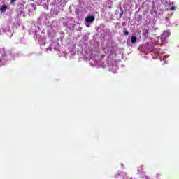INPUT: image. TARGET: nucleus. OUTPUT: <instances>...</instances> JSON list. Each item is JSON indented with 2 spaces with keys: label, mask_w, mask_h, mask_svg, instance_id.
<instances>
[{
  "label": "nucleus",
  "mask_w": 179,
  "mask_h": 179,
  "mask_svg": "<svg viewBox=\"0 0 179 179\" xmlns=\"http://www.w3.org/2000/svg\"><path fill=\"white\" fill-rule=\"evenodd\" d=\"M123 33L124 36H129V31H128V29L127 28H123Z\"/></svg>",
  "instance_id": "4"
},
{
  "label": "nucleus",
  "mask_w": 179,
  "mask_h": 179,
  "mask_svg": "<svg viewBox=\"0 0 179 179\" xmlns=\"http://www.w3.org/2000/svg\"><path fill=\"white\" fill-rule=\"evenodd\" d=\"M96 20L94 16H88L85 18V22L87 23H93V21Z\"/></svg>",
  "instance_id": "1"
},
{
  "label": "nucleus",
  "mask_w": 179,
  "mask_h": 179,
  "mask_svg": "<svg viewBox=\"0 0 179 179\" xmlns=\"http://www.w3.org/2000/svg\"><path fill=\"white\" fill-rule=\"evenodd\" d=\"M8 9V6L5 4H3L1 8H0L1 12H2L3 13H5V12H6V10Z\"/></svg>",
  "instance_id": "2"
},
{
  "label": "nucleus",
  "mask_w": 179,
  "mask_h": 179,
  "mask_svg": "<svg viewBox=\"0 0 179 179\" xmlns=\"http://www.w3.org/2000/svg\"><path fill=\"white\" fill-rule=\"evenodd\" d=\"M138 40V37L136 36H131V43L135 44Z\"/></svg>",
  "instance_id": "3"
},
{
  "label": "nucleus",
  "mask_w": 179,
  "mask_h": 179,
  "mask_svg": "<svg viewBox=\"0 0 179 179\" xmlns=\"http://www.w3.org/2000/svg\"><path fill=\"white\" fill-rule=\"evenodd\" d=\"M16 1H17V0H10V3H11V4H13V3H14V2H16Z\"/></svg>",
  "instance_id": "6"
},
{
  "label": "nucleus",
  "mask_w": 179,
  "mask_h": 179,
  "mask_svg": "<svg viewBox=\"0 0 179 179\" xmlns=\"http://www.w3.org/2000/svg\"><path fill=\"white\" fill-rule=\"evenodd\" d=\"M170 10H176V7L175 6H171Z\"/></svg>",
  "instance_id": "5"
}]
</instances>
